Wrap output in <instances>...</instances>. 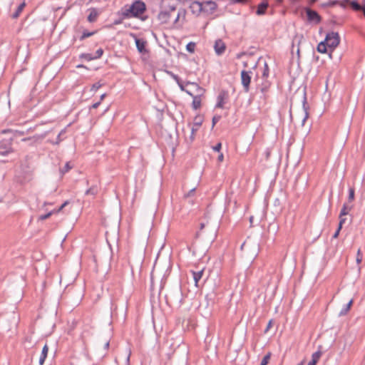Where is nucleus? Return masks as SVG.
Instances as JSON below:
<instances>
[{"label": "nucleus", "instance_id": "obj_31", "mask_svg": "<svg viewBox=\"0 0 365 365\" xmlns=\"http://www.w3.org/2000/svg\"><path fill=\"white\" fill-rule=\"evenodd\" d=\"M79 58L81 59H84V60H86L87 61H93V60H95L93 55L91 54V53H81L79 56Z\"/></svg>", "mask_w": 365, "mask_h": 365}, {"label": "nucleus", "instance_id": "obj_1", "mask_svg": "<svg viewBox=\"0 0 365 365\" xmlns=\"http://www.w3.org/2000/svg\"><path fill=\"white\" fill-rule=\"evenodd\" d=\"M145 11V4L141 0H135L128 8L127 5L122 8L121 16L123 19L140 18Z\"/></svg>", "mask_w": 365, "mask_h": 365}, {"label": "nucleus", "instance_id": "obj_42", "mask_svg": "<svg viewBox=\"0 0 365 365\" xmlns=\"http://www.w3.org/2000/svg\"><path fill=\"white\" fill-rule=\"evenodd\" d=\"M221 119V116L219 115H215L213 116L212 120V128H214L215 124Z\"/></svg>", "mask_w": 365, "mask_h": 365}, {"label": "nucleus", "instance_id": "obj_47", "mask_svg": "<svg viewBox=\"0 0 365 365\" xmlns=\"http://www.w3.org/2000/svg\"><path fill=\"white\" fill-rule=\"evenodd\" d=\"M222 148V143H217L215 146L212 147V149L215 152H220Z\"/></svg>", "mask_w": 365, "mask_h": 365}, {"label": "nucleus", "instance_id": "obj_36", "mask_svg": "<svg viewBox=\"0 0 365 365\" xmlns=\"http://www.w3.org/2000/svg\"><path fill=\"white\" fill-rule=\"evenodd\" d=\"M269 68L268 64L267 63H264V69H263V72H262V78H267L269 76Z\"/></svg>", "mask_w": 365, "mask_h": 365}, {"label": "nucleus", "instance_id": "obj_37", "mask_svg": "<svg viewBox=\"0 0 365 365\" xmlns=\"http://www.w3.org/2000/svg\"><path fill=\"white\" fill-rule=\"evenodd\" d=\"M71 168H72V167L70 165V163L67 162L65 164V165L62 168L60 169V172L62 174H65L66 173H68Z\"/></svg>", "mask_w": 365, "mask_h": 365}, {"label": "nucleus", "instance_id": "obj_62", "mask_svg": "<svg viewBox=\"0 0 365 365\" xmlns=\"http://www.w3.org/2000/svg\"><path fill=\"white\" fill-rule=\"evenodd\" d=\"M361 6H363V9H365V0H362V4H361Z\"/></svg>", "mask_w": 365, "mask_h": 365}, {"label": "nucleus", "instance_id": "obj_27", "mask_svg": "<svg viewBox=\"0 0 365 365\" xmlns=\"http://www.w3.org/2000/svg\"><path fill=\"white\" fill-rule=\"evenodd\" d=\"M270 85L271 83L269 81H264V82H262V84L259 86V88L263 94H265L268 91Z\"/></svg>", "mask_w": 365, "mask_h": 365}, {"label": "nucleus", "instance_id": "obj_25", "mask_svg": "<svg viewBox=\"0 0 365 365\" xmlns=\"http://www.w3.org/2000/svg\"><path fill=\"white\" fill-rule=\"evenodd\" d=\"M202 122L203 118L201 115H197L194 118V121L192 126H194V128L199 129V128L202 125Z\"/></svg>", "mask_w": 365, "mask_h": 365}, {"label": "nucleus", "instance_id": "obj_20", "mask_svg": "<svg viewBox=\"0 0 365 365\" xmlns=\"http://www.w3.org/2000/svg\"><path fill=\"white\" fill-rule=\"evenodd\" d=\"M322 353L321 351H317L312 355V359L308 363L307 365H317V362L319 361Z\"/></svg>", "mask_w": 365, "mask_h": 365}, {"label": "nucleus", "instance_id": "obj_17", "mask_svg": "<svg viewBox=\"0 0 365 365\" xmlns=\"http://www.w3.org/2000/svg\"><path fill=\"white\" fill-rule=\"evenodd\" d=\"M66 133V128H64L63 129H62L60 131V133L57 135L56 139L55 140H48L47 142L48 143H50V144H52V145H59L61 143V142H62L66 138V137H63V135Z\"/></svg>", "mask_w": 365, "mask_h": 365}, {"label": "nucleus", "instance_id": "obj_49", "mask_svg": "<svg viewBox=\"0 0 365 365\" xmlns=\"http://www.w3.org/2000/svg\"><path fill=\"white\" fill-rule=\"evenodd\" d=\"M231 4H247V0H230Z\"/></svg>", "mask_w": 365, "mask_h": 365}, {"label": "nucleus", "instance_id": "obj_14", "mask_svg": "<svg viewBox=\"0 0 365 365\" xmlns=\"http://www.w3.org/2000/svg\"><path fill=\"white\" fill-rule=\"evenodd\" d=\"M214 49L217 56L222 55L226 49V45L222 39H217L215 42Z\"/></svg>", "mask_w": 365, "mask_h": 365}, {"label": "nucleus", "instance_id": "obj_34", "mask_svg": "<svg viewBox=\"0 0 365 365\" xmlns=\"http://www.w3.org/2000/svg\"><path fill=\"white\" fill-rule=\"evenodd\" d=\"M196 44L195 42L190 41L186 45V50L189 53H194L195 50Z\"/></svg>", "mask_w": 365, "mask_h": 365}, {"label": "nucleus", "instance_id": "obj_52", "mask_svg": "<svg viewBox=\"0 0 365 365\" xmlns=\"http://www.w3.org/2000/svg\"><path fill=\"white\" fill-rule=\"evenodd\" d=\"M341 230V229H339V227H338V228L336 229V230L334 233V235L332 236V238H337L339 235V232H340Z\"/></svg>", "mask_w": 365, "mask_h": 365}, {"label": "nucleus", "instance_id": "obj_6", "mask_svg": "<svg viewBox=\"0 0 365 365\" xmlns=\"http://www.w3.org/2000/svg\"><path fill=\"white\" fill-rule=\"evenodd\" d=\"M230 98L229 92L227 90H221L217 97V103L215 108H224L225 105L228 102Z\"/></svg>", "mask_w": 365, "mask_h": 365}, {"label": "nucleus", "instance_id": "obj_38", "mask_svg": "<svg viewBox=\"0 0 365 365\" xmlns=\"http://www.w3.org/2000/svg\"><path fill=\"white\" fill-rule=\"evenodd\" d=\"M54 210H51L50 212H48V213L46 214H44V215H41L39 217H38V220H45L46 219H48V217H50L53 213H54Z\"/></svg>", "mask_w": 365, "mask_h": 365}, {"label": "nucleus", "instance_id": "obj_61", "mask_svg": "<svg viewBox=\"0 0 365 365\" xmlns=\"http://www.w3.org/2000/svg\"><path fill=\"white\" fill-rule=\"evenodd\" d=\"M77 68H87V67L85 65L80 64L76 66Z\"/></svg>", "mask_w": 365, "mask_h": 365}, {"label": "nucleus", "instance_id": "obj_39", "mask_svg": "<svg viewBox=\"0 0 365 365\" xmlns=\"http://www.w3.org/2000/svg\"><path fill=\"white\" fill-rule=\"evenodd\" d=\"M103 53L104 51L103 48H98L93 55L95 60L100 58L103 56Z\"/></svg>", "mask_w": 365, "mask_h": 365}, {"label": "nucleus", "instance_id": "obj_3", "mask_svg": "<svg viewBox=\"0 0 365 365\" xmlns=\"http://www.w3.org/2000/svg\"><path fill=\"white\" fill-rule=\"evenodd\" d=\"M186 86H190L192 90L186 91V93L192 98V107L194 110H197L201 107V97L204 96L205 90L195 82H186Z\"/></svg>", "mask_w": 365, "mask_h": 365}, {"label": "nucleus", "instance_id": "obj_15", "mask_svg": "<svg viewBox=\"0 0 365 365\" xmlns=\"http://www.w3.org/2000/svg\"><path fill=\"white\" fill-rule=\"evenodd\" d=\"M302 108H303V110L304 111V117L302 120V124L304 125V122L306 121V120L309 117V113H308V110L309 109V106H308V103H307V93H306V91L305 89L303 91V97H302Z\"/></svg>", "mask_w": 365, "mask_h": 365}, {"label": "nucleus", "instance_id": "obj_33", "mask_svg": "<svg viewBox=\"0 0 365 365\" xmlns=\"http://www.w3.org/2000/svg\"><path fill=\"white\" fill-rule=\"evenodd\" d=\"M96 31H88L87 30H85L83 31L82 35L80 36L79 39L81 41L84 40L86 38H88L90 36H92L96 34Z\"/></svg>", "mask_w": 365, "mask_h": 365}, {"label": "nucleus", "instance_id": "obj_5", "mask_svg": "<svg viewBox=\"0 0 365 365\" xmlns=\"http://www.w3.org/2000/svg\"><path fill=\"white\" fill-rule=\"evenodd\" d=\"M252 74V72L251 71L242 70L241 71V83L245 93H248L250 91Z\"/></svg>", "mask_w": 365, "mask_h": 365}, {"label": "nucleus", "instance_id": "obj_19", "mask_svg": "<svg viewBox=\"0 0 365 365\" xmlns=\"http://www.w3.org/2000/svg\"><path fill=\"white\" fill-rule=\"evenodd\" d=\"M353 299H350L349 302L348 303H346V304H344L343 306V307L341 308V309L340 310L339 313V317H343V316H345L348 312L350 310L352 304H353Z\"/></svg>", "mask_w": 365, "mask_h": 365}, {"label": "nucleus", "instance_id": "obj_45", "mask_svg": "<svg viewBox=\"0 0 365 365\" xmlns=\"http://www.w3.org/2000/svg\"><path fill=\"white\" fill-rule=\"evenodd\" d=\"M68 204V201L64 202L57 210H56V209L53 210L55 211L54 213H58L60 211H61L66 207V205H67Z\"/></svg>", "mask_w": 365, "mask_h": 365}, {"label": "nucleus", "instance_id": "obj_46", "mask_svg": "<svg viewBox=\"0 0 365 365\" xmlns=\"http://www.w3.org/2000/svg\"><path fill=\"white\" fill-rule=\"evenodd\" d=\"M339 222L338 227H339V229H341L342 226L345 223L346 219L345 217H344V216L341 217L340 215H339Z\"/></svg>", "mask_w": 365, "mask_h": 365}, {"label": "nucleus", "instance_id": "obj_54", "mask_svg": "<svg viewBox=\"0 0 365 365\" xmlns=\"http://www.w3.org/2000/svg\"><path fill=\"white\" fill-rule=\"evenodd\" d=\"M101 104V101L93 103L92 106H91V108H97Z\"/></svg>", "mask_w": 365, "mask_h": 365}, {"label": "nucleus", "instance_id": "obj_2", "mask_svg": "<svg viewBox=\"0 0 365 365\" xmlns=\"http://www.w3.org/2000/svg\"><path fill=\"white\" fill-rule=\"evenodd\" d=\"M160 7V11L158 14V20L162 24H167L170 22L171 13L177 9V4L171 0H162Z\"/></svg>", "mask_w": 365, "mask_h": 365}, {"label": "nucleus", "instance_id": "obj_30", "mask_svg": "<svg viewBox=\"0 0 365 365\" xmlns=\"http://www.w3.org/2000/svg\"><path fill=\"white\" fill-rule=\"evenodd\" d=\"M98 192V187L96 185H93V186H91L90 188H88L86 191L85 194L86 195H91L93 196H95L96 195H97Z\"/></svg>", "mask_w": 365, "mask_h": 365}, {"label": "nucleus", "instance_id": "obj_35", "mask_svg": "<svg viewBox=\"0 0 365 365\" xmlns=\"http://www.w3.org/2000/svg\"><path fill=\"white\" fill-rule=\"evenodd\" d=\"M271 352H268L261 361L259 365H267L271 357Z\"/></svg>", "mask_w": 365, "mask_h": 365}, {"label": "nucleus", "instance_id": "obj_4", "mask_svg": "<svg viewBox=\"0 0 365 365\" xmlns=\"http://www.w3.org/2000/svg\"><path fill=\"white\" fill-rule=\"evenodd\" d=\"M325 42L327 43V46L329 48V58H332L331 53L335 49L336 47L338 46V45L340 43V37L337 32L331 31L327 34L326 37L324 38Z\"/></svg>", "mask_w": 365, "mask_h": 365}, {"label": "nucleus", "instance_id": "obj_21", "mask_svg": "<svg viewBox=\"0 0 365 365\" xmlns=\"http://www.w3.org/2000/svg\"><path fill=\"white\" fill-rule=\"evenodd\" d=\"M48 352V346L47 344H45L42 349L41 354L39 358V365H43L44 364L45 359L47 357Z\"/></svg>", "mask_w": 365, "mask_h": 365}, {"label": "nucleus", "instance_id": "obj_12", "mask_svg": "<svg viewBox=\"0 0 365 365\" xmlns=\"http://www.w3.org/2000/svg\"><path fill=\"white\" fill-rule=\"evenodd\" d=\"M132 35L135 37V42L138 52L143 54L146 53L148 52L146 49L147 42L143 38H137L135 34Z\"/></svg>", "mask_w": 365, "mask_h": 365}, {"label": "nucleus", "instance_id": "obj_41", "mask_svg": "<svg viewBox=\"0 0 365 365\" xmlns=\"http://www.w3.org/2000/svg\"><path fill=\"white\" fill-rule=\"evenodd\" d=\"M362 258H363L362 253L361 252V250L359 249L358 251H357L356 259V263L358 264L361 262Z\"/></svg>", "mask_w": 365, "mask_h": 365}, {"label": "nucleus", "instance_id": "obj_56", "mask_svg": "<svg viewBox=\"0 0 365 365\" xmlns=\"http://www.w3.org/2000/svg\"><path fill=\"white\" fill-rule=\"evenodd\" d=\"M223 160H224V155H223V154L221 153H220V155H218V157H217V160H218L219 162H222V161H223Z\"/></svg>", "mask_w": 365, "mask_h": 365}, {"label": "nucleus", "instance_id": "obj_10", "mask_svg": "<svg viewBox=\"0 0 365 365\" xmlns=\"http://www.w3.org/2000/svg\"><path fill=\"white\" fill-rule=\"evenodd\" d=\"M88 11H89V14L87 17V20L89 23L96 22L99 15L101 14V10L95 7L88 9Z\"/></svg>", "mask_w": 365, "mask_h": 365}, {"label": "nucleus", "instance_id": "obj_8", "mask_svg": "<svg viewBox=\"0 0 365 365\" xmlns=\"http://www.w3.org/2000/svg\"><path fill=\"white\" fill-rule=\"evenodd\" d=\"M48 134V131H46L41 134H36L31 137H28L23 138L22 140L26 141H30V145H34L36 144H39L42 142V140L47 136Z\"/></svg>", "mask_w": 365, "mask_h": 365}, {"label": "nucleus", "instance_id": "obj_60", "mask_svg": "<svg viewBox=\"0 0 365 365\" xmlns=\"http://www.w3.org/2000/svg\"><path fill=\"white\" fill-rule=\"evenodd\" d=\"M180 17H178V14L177 15L176 18L174 20V24H177L178 21L180 20Z\"/></svg>", "mask_w": 365, "mask_h": 365}, {"label": "nucleus", "instance_id": "obj_9", "mask_svg": "<svg viewBox=\"0 0 365 365\" xmlns=\"http://www.w3.org/2000/svg\"><path fill=\"white\" fill-rule=\"evenodd\" d=\"M190 9L193 14L200 16V14L203 13L204 4L199 1H194L190 5Z\"/></svg>", "mask_w": 365, "mask_h": 365}, {"label": "nucleus", "instance_id": "obj_43", "mask_svg": "<svg viewBox=\"0 0 365 365\" xmlns=\"http://www.w3.org/2000/svg\"><path fill=\"white\" fill-rule=\"evenodd\" d=\"M178 17L182 16L183 20H185V15H186V10L185 9H180L178 10Z\"/></svg>", "mask_w": 365, "mask_h": 365}, {"label": "nucleus", "instance_id": "obj_64", "mask_svg": "<svg viewBox=\"0 0 365 365\" xmlns=\"http://www.w3.org/2000/svg\"><path fill=\"white\" fill-rule=\"evenodd\" d=\"M106 96V93H103L101 96L100 101H101Z\"/></svg>", "mask_w": 365, "mask_h": 365}, {"label": "nucleus", "instance_id": "obj_24", "mask_svg": "<svg viewBox=\"0 0 365 365\" xmlns=\"http://www.w3.org/2000/svg\"><path fill=\"white\" fill-rule=\"evenodd\" d=\"M349 5L351 9L354 11H361L363 9V6H361V4L357 1V0H352L350 1Z\"/></svg>", "mask_w": 365, "mask_h": 365}, {"label": "nucleus", "instance_id": "obj_55", "mask_svg": "<svg viewBox=\"0 0 365 365\" xmlns=\"http://www.w3.org/2000/svg\"><path fill=\"white\" fill-rule=\"evenodd\" d=\"M130 354H131V352H130V350L129 349L128 350V356H127V358H126V365H129Z\"/></svg>", "mask_w": 365, "mask_h": 365}, {"label": "nucleus", "instance_id": "obj_13", "mask_svg": "<svg viewBox=\"0 0 365 365\" xmlns=\"http://www.w3.org/2000/svg\"><path fill=\"white\" fill-rule=\"evenodd\" d=\"M12 152L11 143L7 140L0 141V155H6Z\"/></svg>", "mask_w": 365, "mask_h": 365}, {"label": "nucleus", "instance_id": "obj_44", "mask_svg": "<svg viewBox=\"0 0 365 365\" xmlns=\"http://www.w3.org/2000/svg\"><path fill=\"white\" fill-rule=\"evenodd\" d=\"M103 86L102 83H101V82H96L95 83L93 86H92V88H91V90L92 91H96L98 88H100L101 86Z\"/></svg>", "mask_w": 365, "mask_h": 365}, {"label": "nucleus", "instance_id": "obj_63", "mask_svg": "<svg viewBox=\"0 0 365 365\" xmlns=\"http://www.w3.org/2000/svg\"><path fill=\"white\" fill-rule=\"evenodd\" d=\"M82 1H83V0H77V1H76V3H77L78 5L81 6V5H82Z\"/></svg>", "mask_w": 365, "mask_h": 365}, {"label": "nucleus", "instance_id": "obj_57", "mask_svg": "<svg viewBox=\"0 0 365 365\" xmlns=\"http://www.w3.org/2000/svg\"><path fill=\"white\" fill-rule=\"evenodd\" d=\"M109 346H110V342H109V341H107L105 343V344H104V349H106V350H107V349H108Z\"/></svg>", "mask_w": 365, "mask_h": 365}, {"label": "nucleus", "instance_id": "obj_22", "mask_svg": "<svg viewBox=\"0 0 365 365\" xmlns=\"http://www.w3.org/2000/svg\"><path fill=\"white\" fill-rule=\"evenodd\" d=\"M327 43L325 42V40L321 41L317 47V50L319 53H327L328 51L329 46H327Z\"/></svg>", "mask_w": 365, "mask_h": 365}, {"label": "nucleus", "instance_id": "obj_58", "mask_svg": "<svg viewBox=\"0 0 365 365\" xmlns=\"http://www.w3.org/2000/svg\"><path fill=\"white\" fill-rule=\"evenodd\" d=\"M337 5H339L341 8L345 9L346 8V3L339 1V4Z\"/></svg>", "mask_w": 365, "mask_h": 365}, {"label": "nucleus", "instance_id": "obj_29", "mask_svg": "<svg viewBox=\"0 0 365 365\" xmlns=\"http://www.w3.org/2000/svg\"><path fill=\"white\" fill-rule=\"evenodd\" d=\"M338 4H339V0H329L327 2L322 4L321 6L322 8L332 7V6H336Z\"/></svg>", "mask_w": 365, "mask_h": 365}, {"label": "nucleus", "instance_id": "obj_26", "mask_svg": "<svg viewBox=\"0 0 365 365\" xmlns=\"http://www.w3.org/2000/svg\"><path fill=\"white\" fill-rule=\"evenodd\" d=\"M353 208L352 205H349L348 203H344L342 206V208L340 211L341 217L345 216L348 215L349 212Z\"/></svg>", "mask_w": 365, "mask_h": 365}, {"label": "nucleus", "instance_id": "obj_11", "mask_svg": "<svg viewBox=\"0 0 365 365\" xmlns=\"http://www.w3.org/2000/svg\"><path fill=\"white\" fill-rule=\"evenodd\" d=\"M204 4L203 13L207 15L212 14L217 9V4L212 1H205Z\"/></svg>", "mask_w": 365, "mask_h": 365}, {"label": "nucleus", "instance_id": "obj_40", "mask_svg": "<svg viewBox=\"0 0 365 365\" xmlns=\"http://www.w3.org/2000/svg\"><path fill=\"white\" fill-rule=\"evenodd\" d=\"M197 130H198V129L196 128H194V126L191 127V133H190V139L191 142H192L195 140V133Z\"/></svg>", "mask_w": 365, "mask_h": 365}, {"label": "nucleus", "instance_id": "obj_7", "mask_svg": "<svg viewBox=\"0 0 365 365\" xmlns=\"http://www.w3.org/2000/svg\"><path fill=\"white\" fill-rule=\"evenodd\" d=\"M304 11L307 14V21L309 23L319 24L322 21L321 16L316 11L312 10L309 7H305Z\"/></svg>", "mask_w": 365, "mask_h": 365}, {"label": "nucleus", "instance_id": "obj_16", "mask_svg": "<svg viewBox=\"0 0 365 365\" xmlns=\"http://www.w3.org/2000/svg\"><path fill=\"white\" fill-rule=\"evenodd\" d=\"M269 7V3L266 1L261 2L257 5L256 14L257 16H262L266 14L267 9Z\"/></svg>", "mask_w": 365, "mask_h": 365}, {"label": "nucleus", "instance_id": "obj_23", "mask_svg": "<svg viewBox=\"0 0 365 365\" xmlns=\"http://www.w3.org/2000/svg\"><path fill=\"white\" fill-rule=\"evenodd\" d=\"M25 6H26L25 2H22L21 4H20L18 6V7L16 8L15 12L11 15V17L13 19H17L20 16L21 13L22 12V11Z\"/></svg>", "mask_w": 365, "mask_h": 365}, {"label": "nucleus", "instance_id": "obj_50", "mask_svg": "<svg viewBox=\"0 0 365 365\" xmlns=\"http://www.w3.org/2000/svg\"><path fill=\"white\" fill-rule=\"evenodd\" d=\"M205 227V223L204 222H201L200 224V230L198 232H196V237H198L199 235H200V232L202 231Z\"/></svg>", "mask_w": 365, "mask_h": 365}, {"label": "nucleus", "instance_id": "obj_51", "mask_svg": "<svg viewBox=\"0 0 365 365\" xmlns=\"http://www.w3.org/2000/svg\"><path fill=\"white\" fill-rule=\"evenodd\" d=\"M195 191V188L191 189L190 190H189V192L187 194L185 195V197H188L192 196L194 194Z\"/></svg>", "mask_w": 365, "mask_h": 365}, {"label": "nucleus", "instance_id": "obj_18", "mask_svg": "<svg viewBox=\"0 0 365 365\" xmlns=\"http://www.w3.org/2000/svg\"><path fill=\"white\" fill-rule=\"evenodd\" d=\"M190 272L192 273L193 279L195 281V284L196 287H197L198 286L197 284H198L199 281L201 279V278L203 276L204 269H202L198 271L191 270Z\"/></svg>", "mask_w": 365, "mask_h": 365}, {"label": "nucleus", "instance_id": "obj_53", "mask_svg": "<svg viewBox=\"0 0 365 365\" xmlns=\"http://www.w3.org/2000/svg\"><path fill=\"white\" fill-rule=\"evenodd\" d=\"M123 17H122V18H121V19H116V20H115V21H113V24H114V25H118V24H120L122 23V21H123Z\"/></svg>", "mask_w": 365, "mask_h": 365}, {"label": "nucleus", "instance_id": "obj_28", "mask_svg": "<svg viewBox=\"0 0 365 365\" xmlns=\"http://www.w3.org/2000/svg\"><path fill=\"white\" fill-rule=\"evenodd\" d=\"M173 77L175 80L181 91H185V93L186 91H189L188 89H185V86L178 75L173 74Z\"/></svg>", "mask_w": 365, "mask_h": 365}, {"label": "nucleus", "instance_id": "obj_48", "mask_svg": "<svg viewBox=\"0 0 365 365\" xmlns=\"http://www.w3.org/2000/svg\"><path fill=\"white\" fill-rule=\"evenodd\" d=\"M273 324V319H270L267 325L266 329H264V332L267 333L268 331L271 329Z\"/></svg>", "mask_w": 365, "mask_h": 365}, {"label": "nucleus", "instance_id": "obj_32", "mask_svg": "<svg viewBox=\"0 0 365 365\" xmlns=\"http://www.w3.org/2000/svg\"><path fill=\"white\" fill-rule=\"evenodd\" d=\"M355 198V189L353 187L349 188L348 202H351Z\"/></svg>", "mask_w": 365, "mask_h": 365}, {"label": "nucleus", "instance_id": "obj_59", "mask_svg": "<svg viewBox=\"0 0 365 365\" xmlns=\"http://www.w3.org/2000/svg\"><path fill=\"white\" fill-rule=\"evenodd\" d=\"M317 1H318V0H309V3L310 5H313L314 4H315Z\"/></svg>", "mask_w": 365, "mask_h": 365}]
</instances>
